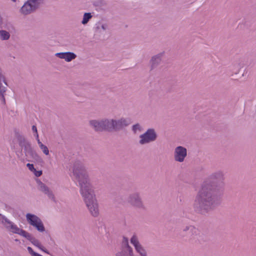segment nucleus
Masks as SVG:
<instances>
[{
  "instance_id": "nucleus-1",
  "label": "nucleus",
  "mask_w": 256,
  "mask_h": 256,
  "mask_svg": "<svg viewBox=\"0 0 256 256\" xmlns=\"http://www.w3.org/2000/svg\"><path fill=\"white\" fill-rule=\"evenodd\" d=\"M73 174L78 184L80 194L91 214L96 217L99 214L98 202L92 186L84 164L76 162L73 166Z\"/></svg>"
},
{
  "instance_id": "nucleus-2",
  "label": "nucleus",
  "mask_w": 256,
  "mask_h": 256,
  "mask_svg": "<svg viewBox=\"0 0 256 256\" xmlns=\"http://www.w3.org/2000/svg\"><path fill=\"white\" fill-rule=\"evenodd\" d=\"M220 198L215 194V188L210 184H204L199 191L194 204L195 210L204 214L219 204Z\"/></svg>"
},
{
  "instance_id": "nucleus-3",
  "label": "nucleus",
  "mask_w": 256,
  "mask_h": 256,
  "mask_svg": "<svg viewBox=\"0 0 256 256\" xmlns=\"http://www.w3.org/2000/svg\"><path fill=\"white\" fill-rule=\"evenodd\" d=\"M0 223L8 232L13 234H19L26 238L32 242L34 246L40 250H42V246L40 242L35 238L32 236L30 234L26 231L19 228L14 222L8 219L6 216L0 214Z\"/></svg>"
},
{
  "instance_id": "nucleus-4",
  "label": "nucleus",
  "mask_w": 256,
  "mask_h": 256,
  "mask_svg": "<svg viewBox=\"0 0 256 256\" xmlns=\"http://www.w3.org/2000/svg\"><path fill=\"white\" fill-rule=\"evenodd\" d=\"M18 142L22 150L20 152L17 151L16 153L21 160H26L30 161L32 159L37 160L39 158L36 152L32 148L30 142L24 138H20Z\"/></svg>"
},
{
  "instance_id": "nucleus-5",
  "label": "nucleus",
  "mask_w": 256,
  "mask_h": 256,
  "mask_svg": "<svg viewBox=\"0 0 256 256\" xmlns=\"http://www.w3.org/2000/svg\"><path fill=\"white\" fill-rule=\"evenodd\" d=\"M42 0H28L20 10V12L23 16L29 15L34 12L40 6Z\"/></svg>"
},
{
  "instance_id": "nucleus-6",
  "label": "nucleus",
  "mask_w": 256,
  "mask_h": 256,
  "mask_svg": "<svg viewBox=\"0 0 256 256\" xmlns=\"http://www.w3.org/2000/svg\"><path fill=\"white\" fill-rule=\"evenodd\" d=\"M27 222L40 232H44L45 228L41 219L37 216L30 213L26 215Z\"/></svg>"
},
{
  "instance_id": "nucleus-7",
  "label": "nucleus",
  "mask_w": 256,
  "mask_h": 256,
  "mask_svg": "<svg viewBox=\"0 0 256 256\" xmlns=\"http://www.w3.org/2000/svg\"><path fill=\"white\" fill-rule=\"evenodd\" d=\"M157 137L155 130L152 128L148 129L144 134L140 136L139 144L144 145L154 141Z\"/></svg>"
},
{
  "instance_id": "nucleus-8",
  "label": "nucleus",
  "mask_w": 256,
  "mask_h": 256,
  "mask_svg": "<svg viewBox=\"0 0 256 256\" xmlns=\"http://www.w3.org/2000/svg\"><path fill=\"white\" fill-rule=\"evenodd\" d=\"M128 202L132 206L138 208H144V204L138 192H134L130 194L128 198Z\"/></svg>"
},
{
  "instance_id": "nucleus-9",
  "label": "nucleus",
  "mask_w": 256,
  "mask_h": 256,
  "mask_svg": "<svg viewBox=\"0 0 256 256\" xmlns=\"http://www.w3.org/2000/svg\"><path fill=\"white\" fill-rule=\"evenodd\" d=\"M130 243L134 247L135 250L139 256H148L146 250L140 244L136 236H132L130 238Z\"/></svg>"
},
{
  "instance_id": "nucleus-10",
  "label": "nucleus",
  "mask_w": 256,
  "mask_h": 256,
  "mask_svg": "<svg viewBox=\"0 0 256 256\" xmlns=\"http://www.w3.org/2000/svg\"><path fill=\"white\" fill-rule=\"evenodd\" d=\"M116 256H133L132 248L128 244V240L124 237L122 240V248L116 254Z\"/></svg>"
},
{
  "instance_id": "nucleus-11",
  "label": "nucleus",
  "mask_w": 256,
  "mask_h": 256,
  "mask_svg": "<svg viewBox=\"0 0 256 256\" xmlns=\"http://www.w3.org/2000/svg\"><path fill=\"white\" fill-rule=\"evenodd\" d=\"M113 130H118L128 126L130 124V120L128 118H121L118 120H114Z\"/></svg>"
},
{
  "instance_id": "nucleus-12",
  "label": "nucleus",
  "mask_w": 256,
  "mask_h": 256,
  "mask_svg": "<svg viewBox=\"0 0 256 256\" xmlns=\"http://www.w3.org/2000/svg\"><path fill=\"white\" fill-rule=\"evenodd\" d=\"M187 154L186 149L182 146H179L176 148L174 151V158L176 160L180 162L184 161Z\"/></svg>"
},
{
  "instance_id": "nucleus-13",
  "label": "nucleus",
  "mask_w": 256,
  "mask_h": 256,
  "mask_svg": "<svg viewBox=\"0 0 256 256\" xmlns=\"http://www.w3.org/2000/svg\"><path fill=\"white\" fill-rule=\"evenodd\" d=\"M160 64V54H157L152 56L150 61V71H156L158 69Z\"/></svg>"
},
{
  "instance_id": "nucleus-14",
  "label": "nucleus",
  "mask_w": 256,
  "mask_h": 256,
  "mask_svg": "<svg viewBox=\"0 0 256 256\" xmlns=\"http://www.w3.org/2000/svg\"><path fill=\"white\" fill-rule=\"evenodd\" d=\"M55 55L60 58L64 59L67 62L72 61L76 57V56L75 54L70 52H58L56 53Z\"/></svg>"
},
{
  "instance_id": "nucleus-15",
  "label": "nucleus",
  "mask_w": 256,
  "mask_h": 256,
  "mask_svg": "<svg viewBox=\"0 0 256 256\" xmlns=\"http://www.w3.org/2000/svg\"><path fill=\"white\" fill-rule=\"evenodd\" d=\"M38 189L40 191L47 195L49 198L54 200V196L52 191L44 184L38 182Z\"/></svg>"
},
{
  "instance_id": "nucleus-16",
  "label": "nucleus",
  "mask_w": 256,
  "mask_h": 256,
  "mask_svg": "<svg viewBox=\"0 0 256 256\" xmlns=\"http://www.w3.org/2000/svg\"><path fill=\"white\" fill-rule=\"evenodd\" d=\"M90 126L94 130L97 132L104 131L103 121L102 120H90Z\"/></svg>"
},
{
  "instance_id": "nucleus-17",
  "label": "nucleus",
  "mask_w": 256,
  "mask_h": 256,
  "mask_svg": "<svg viewBox=\"0 0 256 256\" xmlns=\"http://www.w3.org/2000/svg\"><path fill=\"white\" fill-rule=\"evenodd\" d=\"M104 130L112 131L113 130V119H102Z\"/></svg>"
},
{
  "instance_id": "nucleus-18",
  "label": "nucleus",
  "mask_w": 256,
  "mask_h": 256,
  "mask_svg": "<svg viewBox=\"0 0 256 256\" xmlns=\"http://www.w3.org/2000/svg\"><path fill=\"white\" fill-rule=\"evenodd\" d=\"M10 38L9 32L4 30H0V38L2 40H8Z\"/></svg>"
},
{
  "instance_id": "nucleus-19",
  "label": "nucleus",
  "mask_w": 256,
  "mask_h": 256,
  "mask_svg": "<svg viewBox=\"0 0 256 256\" xmlns=\"http://www.w3.org/2000/svg\"><path fill=\"white\" fill-rule=\"evenodd\" d=\"M92 14L90 12H86L84 14L82 20V24H86L88 21L92 18Z\"/></svg>"
},
{
  "instance_id": "nucleus-20",
  "label": "nucleus",
  "mask_w": 256,
  "mask_h": 256,
  "mask_svg": "<svg viewBox=\"0 0 256 256\" xmlns=\"http://www.w3.org/2000/svg\"><path fill=\"white\" fill-rule=\"evenodd\" d=\"M38 144L39 146V147L41 149V150L42 151L44 154H45L46 156H48L49 154V150L48 148V147L44 145L40 141V140H38Z\"/></svg>"
},
{
  "instance_id": "nucleus-21",
  "label": "nucleus",
  "mask_w": 256,
  "mask_h": 256,
  "mask_svg": "<svg viewBox=\"0 0 256 256\" xmlns=\"http://www.w3.org/2000/svg\"><path fill=\"white\" fill-rule=\"evenodd\" d=\"M141 129H142V127H141L140 125L138 124H134L132 128V130L134 133H136L137 132L140 131Z\"/></svg>"
},
{
  "instance_id": "nucleus-22",
  "label": "nucleus",
  "mask_w": 256,
  "mask_h": 256,
  "mask_svg": "<svg viewBox=\"0 0 256 256\" xmlns=\"http://www.w3.org/2000/svg\"><path fill=\"white\" fill-rule=\"evenodd\" d=\"M34 175L37 176H40L42 174V172L41 170H36L35 168L34 170Z\"/></svg>"
},
{
  "instance_id": "nucleus-23",
  "label": "nucleus",
  "mask_w": 256,
  "mask_h": 256,
  "mask_svg": "<svg viewBox=\"0 0 256 256\" xmlns=\"http://www.w3.org/2000/svg\"><path fill=\"white\" fill-rule=\"evenodd\" d=\"M28 168L31 170H34V166L32 164H26Z\"/></svg>"
},
{
  "instance_id": "nucleus-24",
  "label": "nucleus",
  "mask_w": 256,
  "mask_h": 256,
  "mask_svg": "<svg viewBox=\"0 0 256 256\" xmlns=\"http://www.w3.org/2000/svg\"><path fill=\"white\" fill-rule=\"evenodd\" d=\"M32 130L34 133H36L38 132L37 128L36 126H32Z\"/></svg>"
},
{
  "instance_id": "nucleus-25",
  "label": "nucleus",
  "mask_w": 256,
  "mask_h": 256,
  "mask_svg": "<svg viewBox=\"0 0 256 256\" xmlns=\"http://www.w3.org/2000/svg\"><path fill=\"white\" fill-rule=\"evenodd\" d=\"M34 136H36L37 142H38V140H40L38 138V132L36 133H34Z\"/></svg>"
},
{
  "instance_id": "nucleus-26",
  "label": "nucleus",
  "mask_w": 256,
  "mask_h": 256,
  "mask_svg": "<svg viewBox=\"0 0 256 256\" xmlns=\"http://www.w3.org/2000/svg\"><path fill=\"white\" fill-rule=\"evenodd\" d=\"M106 24H102L101 26V28L102 30H106Z\"/></svg>"
},
{
  "instance_id": "nucleus-27",
  "label": "nucleus",
  "mask_w": 256,
  "mask_h": 256,
  "mask_svg": "<svg viewBox=\"0 0 256 256\" xmlns=\"http://www.w3.org/2000/svg\"><path fill=\"white\" fill-rule=\"evenodd\" d=\"M41 250L46 253H48V251L46 249H44L42 246V250Z\"/></svg>"
},
{
  "instance_id": "nucleus-28",
  "label": "nucleus",
  "mask_w": 256,
  "mask_h": 256,
  "mask_svg": "<svg viewBox=\"0 0 256 256\" xmlns=\"http://www.w3.org/2000/svg\"><path fill=\"white\" fill-rule=\"evenodd\" d=\"M14 240H15L16 242H20V240H18V239H16Z\"/></svg>"
},
{
  "instance_id": "nucleus-29",
  "label": "nucleus",
  "mask_w": 256,
  "mask_h": 256,
  "mask_svg": "<svg viewBox=\"0 0 256 256\" xmlns=\"http://www.w3.org/2000/svg\"><path fill=\"white\" fill-rule=\"evenodd\" d=\"M190 228H191V230H195V228L193 227H191Z\"/></svg>"
},
{
  "instance_id": "nucleus-30",
  "label": "nucleus",
  "mask_w": 256,
  "mask_h": 256,
  "mask_svg": "<svg viewBox=\"0 0 256 256\" xmlns=\"http://www.w3.org/2000/svg\"><path fill=\"white\" fill-rule=\"evenodd\" d=\"M12 1L13 2H16V0H12Z\"/></svg>"
}]
</instances>
